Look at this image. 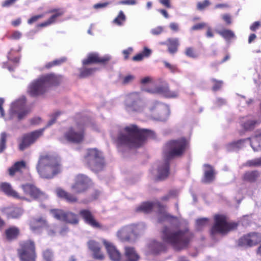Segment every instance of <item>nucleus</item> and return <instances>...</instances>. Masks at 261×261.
Here are the masks:
<instances>
[{
    "label": "nucleus",
    "instance_id": "obj_54",
    "mask_svg": "<svg viewBox=\"0 0 261 261\" xmlns=\"http://www.w3.org/2000/svg\"><path fill=\"white\" fill-rule=\"evenodd\" d=\"M222 18L227 25H229L232 23V18L230 14H224L222 15Z\"/></svg>",
    "mask_w": 261,
    "mask_h": 261
},
{
    "label": "nucleus",
    "instance_id": "obj_12",
    "mask_svg": "<svg viewBox=\"0 0 261 261\" xmlns=\"http://www.w3.org/2000/svg\"><path fill=\"white\" fill-rule=\"evenodd\" d=\"M151 116L154 118L161 121L165 120L170 114L168 106L159 102L153 103L149 108Z\"/></svg>",
    "mask_w": 261,
    "mask_h": 261
},
{
    "label": "nucleus",
    "instance_id": "obj_45",
    "mask_svg": "<svg viewBox=\"0 0 261 261\" xmlns=\"http://www.w3.org/2000/svg\"><path fill=\"white\" fill-rule=\"evenodd\" d=\"M7 135L5 133H2L0 137V153H2L6 148V138Z\"/></svg>",
    "mask_w": 261,
    "mask_h": 261
},
{
    "label": "nucleus",
    "instance_id": "obj_28",
    "mask_svg": "<svg viewBox=\"0 0 261 261\" xmlns=\"http://www.w3.org/2000/svg\"><path fill=\"white\" fill-rule=\"evenodd\" d=\"M27 168L26 163L24 161L16 162L14 164L10 167L9 170L10 175L13 176L16 172H21Z\"/></svg>",
    "mask_w": 261,
    "mask_h": 261
},
{
    "label": "nucleus",
    "instance_id": "obj_49",
    "mask_svg": "<svg viewBox=\"0 0 261 261\" xmlns=\"http://www.w3.org/2000/svg\"><path fill=\"white\" fill-rule=\"evenodd\" d=\"M124 130H150L147 128H141L137 125L135 124H130L124 127Z\"/></svg>",
    "mask_w": 261,
    "mask_h": 261
},
{
    "label": "nucleus",
    "instance_id": "obj_11",
    "mask_svg": "<svg viewBox=\"0 0 261 261\" xmlns=\"http://www.w3.org/2000/svg\"><path fill=\"white\" fill-rule=\"evenodd\" d=\"M20 261H35V245L31 241L21 243L18 249Z\"/></svg>",
    "mask_w": 261,
    "mask_h": 261
},
{
    "label": "nucleus",
    "instance_id": "obj_13",
    "mask_svg": "<svg viewBox=\"0 0 261 261\" xmlns=\"http://www.w3.org/2000/svg\"><path fill=\"white\" fill-rule=\"evenodd\" d=\"M43 132H31L24 134L18 140L19 149L23 151L41 137Z\"/></svg>",
    "mask_w": 261,
    "mask_h": 261
},
{
    "label": "nucleus",
    "instance_id": "obj_25",
    "mask_svg": "<svg viewBox=\"0 0 261 261\" xmlns=\"http://www.w3.org/2000/svg\"><path fill=\"white\" fill-rule=\"evenodd\" d=\"M88 247L93 252V256L95 258L98 259L103 258V254L100 251V247L97 243L94 241H90L88 242Z\"/></svg>",
    "mask_w": 261,
    "mask_h": 261
},
{
    "label": "nucleus",
    "instance_id": "obj_30",
    "mask_svg": "<svg viewBox=\"0 0 261 261\" xmlns=\"http://www.w3.org/2000/svg\"><path fill=\"white\" fill-rule=\"evenodd\" d=\"M56 192L58 197L65 199L68 202H74L77 201V198L75 195L69 193L61 188L57 189Z\"/></svg>",
    "mask_w": 261,
    "mask_h": 261
},
{
    "label": "nucleus",
    "instance_id": "obj_17",
    "mask_svg": "<svg viewBox=\"0 0 261 261\" xmlns=\"http://www.w3.org/2000/svg\"><path fill=\"white\" fill-rule=\"evenodd\" d=\"M261 242V234L257 232L249 233L241 237L238 245L241 247H251Z\"/></svg>",
    "mask_w": 261,
    "mask_h": 261
},
{
    "label": "nucleus",
    "instance_id": "obj_53",
    "mask_svg": "<svg viewBox=\"0 0 261 261\" xmlns=\"http://www.w3.org/2000/svg\"><path fill=\"white\" fill-rule=\"evenodd\" d=\"M43 258L45 261H52L53 260V254L52 252L49 250H46L44 251L43 254Z\"/></svg>",
    "mask_w": 261,
    "mask_h": 261
},
{
    "label": "nucleus",
    "instance_id": "obj_10",
    "mask_svg": "<svg viewBox=\"0 0 261 261\" xmlns=\"http://www.w3.org/2000/svg\"><path fill=\"white\" fill-rule=\"evenodd\" d=\"M124 105L128 112L140 113L143 109L142 98L138 92L127 94L125 97Z\"/></svg>",
    "mask_w": 261,
    "mask_h": 261
},
{
    "label": "nucleus",
    "instance_id": "obj_46",
    "mask_svg": "<svg viewBox=\"0 0 261 261\" xmlns=\"http://www.w3.org/2000/svg\"><path fill=\"white\" fill-rule=\"evenodd\" d=\"M211 81L214 84L212 87V90L214 91H217L220 90L223 84V82L222 81L217 80L214 78L212 79Z\"/></svg>",
    "mask_w": 261,
    "mask_h": 261
},
{
    "label": "nucleus",
    "instance_id": "obj_2",
    "mask_svg": "<svg viewBox=\"0 0 261 261\" xmlns=\"http://www.w3.org/2000/svg\"><path fill=\"white\" fill-rule=\"evenodd\" d=\"M116 136L113 139L118 149L123 151L140 146L148 138L154 139V132H117Z\"/></svg>",
    "mask_w": 261,
    "mask_h": 261
},
{
    "label": "nucleus",
    "instance_id": "obj_38",
    "mask_svg": "<svg viewBox=\"0 0 261 261\" xmlns=\"http://www.w3.org/2000/svg\"><path fill=\"white\" fill-rule=\"evenodd\" d=\"M258 176V173L256 171L246 172L243 176L244 180L249 182L254 181Z\"/></svg>",
    "mask_w": 261,
    "mask_h": 261
},
{
    "label": "nucleus",
    "instance_id": "obj_15",
    "mask_svg": "<svg viewBox=\"0 0 261 261\" xmlns=\"http://www.w3.org/2000/svg\"><path fill=\"white\" fill-rule=\"evenodd\" d=\"M50 213L54 218L60 221L73 224L78 223L77 216L72 213L65 212L62 210L54 209L50 210Z\"/></svg>",
    "mask_w": 261,
    "mask_h": 261
},
{
    "label": "nucleus",
    "instance_id": "obj_63",
    "mask_svg": "<svg viewBox=\"0 0 261 261\" xmlns=\"http://www.w3.org/2000/svg\"><path fill=\"white\" fill-rule=\"evenodd\" d=\"M66 61L65 58H62L60 59H56L53 61L55 66H59L64 63Z\"/></svg>",
    "mask_w": 261,
    "mask_h": 261
},
{
    "label": "nucleus",
    "instance_id": "obj_50",
    "mask_svg": "<svg viewBox=\"0 0 261 261\" xmlns=\"http://www.w3.org/2000/svg\"><path fill=\"white\" fill-rule=\"evenodd\" d=\"M206 25H207L206 23L204 22H200V23H196V24H194V25H193L191 27V30L192 31L201 30L203 29L204 28H206Z\"/></svg>",
    "mask_w": 261,
    "mask_h": 261
},
{
    "label": "nucleus",
    "instance_id": "obj_41",
    "mask_svg": "<svg viewBox=\"0 0 261 261\" xmlns=\"http://www.w3.org/2000/svg\"><path fill=\"white\" fill-rule=\"evenodd\" d=\"M185 54L188 57L195 59L198 57V54L193 47H186L185 50Z\"/></svg>",
    "mask_w": 261,
    "mask_h": 261
},
{
    "label": "nucleus",
    "instance_id": "obj_26",
    "mask_svg": "<svg viewBox=\"0 0 261 261\" xmlns=\"http://www.w3.org/2000/svg\"><path fill=\"white\" fill-rule=\"evenodd\" d=\"M167 43L165 42L161 43V44H167L168 46V50L171 54L176 53L178 50L179 45V40L178 38H168L167 40Z\"/></svg>",
    "mask_w": 261,
    "mask_h": 261
},
{
    "label": "nucleus",
    "instance_id": "obj_57",
    "mask_svg": "<svg viewBox=\"0 0 261 261\" xmlns=\"http://www.w3.org/2000/svg\"><path fill=\"white\" fill-rule=\"evenodd\" d=\"M15 52V51L14 50L11 49L8 55V58L10 61H11L13 62L17 63L19 62V58L18 57H15L13 58L12 56L13 53Z\"/></svg>",
    "mask_w": 261,
    "mask_h": 261
},
{
    "label": "nucleus",
    "instance_id": "obj_52",
    "mask_svg": "<svg viewBox=\"0 0 261 261\" xmlns=\"http://www.w3.org/2000/svg\"><path fill=\"white\" fill-rule=\"evenodd\" d=\"M44 16V14H41L33 16L28 20V23L29 24H32L34 22L37 21L38 19L43 18Z\"/></svg>",
    "mask_w": 261,
    "mask_h": 261
},
{
    "label": "nucleus",
    "instance_id": "obj_44",
    "mask_svg": "<svg viewBox=\"0 0 261 261\" xmlns=\"http://www.w3.org/2000/svg\"><path fill=\"white\" fill-rule=\"evenodd\" d=\"M246 140H240L238 141L237 142H233L229 145V150H236L240 148H241L243 146V143Z\"/></svg>",
    "mask_w": 261,
    "mask_h": 261
},
{
    "label": "nucleus",
    "instance_id": "obj_8",
    "mask_svg": "<svg viewBox=\"0 0 261 261\" xmlns=\"http://www.w3.org/2000/svg\"><path fill=\"white\" fill-rule=\"evenodd\" d=\"M84 162L92 170L95 171L101 170L105 162L102 153L96 149H89L87 150Z\"/></svg>",
    "mask_w": 261,
    "mask_h": 261
},
{
    "label": "nucleus",
    "instance_id": "obj_48",
    "mask_svg": "<svg viewBox=\"0 0 261 261\" xmlns=\"http://www.w3.org/2000/svg\"><path fill=\"white\" fill-rule=\"evenodd\" d=\"M247 166L258 167L261 166V157L252 160H250L246 163Z\"/></svg>",
    "mask_w": 261,
    "mask_h": 261
},
{
    "label": "nucleus",
    "instance_id": "obj_39",
    "mask_svg": "<svg viewBox=\"0 0 261 261\" xmlns=\"http://www.w3.org/2000/svg\"><path fill=\"white\" fill-rule=\"evenodd\" d=\"M49 13H54L49 18L53 23L55 22L57 18L61 16L64 13V11L61 9H54L48 11Z\"/></svg>",
    "mask_w": 261,
    "mask_h": 261
},
{
    "label": "nucleus",
    "instance_id": "obj_18",
    "mask_svg": "<svg viewBox=\"0 0 261 261\" xmlns=\"http://www.w3.org/2000/svg\"><path fill=\"white\" fill-rule=\"evenodd\" d=\"M111 59V57L109 55L100 57L97 53H92L88 55L86 59L83 60L82 63L84 65L91 64H100L105 65L108 64Z\"/></svg>",
    "mask_w": 261,
    "mask_h": 261
},
{
    "label": "nucleus",
    "instance_id": "obj_31",
    "mask_svg": "<svg viewBox=\"0 0 261 261\" xmlns=\"http://www.w3.org/2000/svg\"><path fill=\"white\" fill-rule=\"evenodd\" d=\"M256 134L250 139V143L254 151L261 150V132H256Z\"/></svg>",
    "mask_w": 261,
    "mask_h": 261
},
{
    "label": "nucleus",
    "instance_id": "obj_59",
    "mask_svg": "<svg viewBox=\"0 0 261 261\" xmlns=\"http://www.w3.org/2000/svg\"><path fill=\"white\" fill-rule=\"evenodd\" d=\"M133 50V49L132 47H128L123 51V54L125 60H127L129 58V56L132 54Z\"/></svg>",
    "mask_w": 261,
    "mask_h": 261
},
{
    "label": "nucleus",
    "instance_id": "obj_61",
    "mask_svg": "<svg viewBox=\"0 0 261 261\" xmlns=\"http://www.w3.org/2000/svg\"><path fill=\"white\" fill-rule=\"evenodd\" d=\"M17 0H5L2 4L3 7H9L13 5Z\"/></svg>",
    "mask_w": 261,
    "mask_h": 261
},
{
    "label": "nucleus",
    "instance_id": "obj_62",
    "mask_svg": "<svg viewBox=\"0 0 261 261\" xmlns=\"http://www.w3.org/2000/svg\"><path fill=\"white\" fill-rule=\"evenodd\" d=\"M109 4V2H105L103 3H97L93 6V8L95 9L103 8L107 7Z\"/></svg>",
    "mask_w": 261,
    "mask_h": 261
},
{
    "label": "nucleus",
    "instance_id": "obj_6",
    "mask_svg": "<svg viewBox=\"0 0 261 261\" xmlns=\"http://www.w3.org/2000/svg\"><path fill=\"white\" fill-rule=\"evenodd\" d=\"M37 170L42 177L51 178L61 172V167L57 158L44 155H41L39 160Z\"/></svg>",
    "mask_w": 261,
    "mask_h": 261
},
{
    "label": "nucleus",
    "instance_id": "obj_32",
    "mask_svg": "<svg viewBox=\"0 0 261 261\" xmlns=\"http://www.w3.org/2000/svg\"><path fill=\"white\" fill-rule=\"evenodd\" d=\"M46 225V221L43 218H39L32 220L30 223V227L32 231L37 232L40 228L44 227Z\"/></svg>",
    "mask_w": 261,
    "mask_h": 261
},
{
    "label": "nucleus",
    "instance_id": "obj_4",
    "mask_svg": "<svg viewBox=\"0 0 261 261\" xmlns=\"http://www.w3.org/2000/svg\"><path fill=\"white\" fill-rule=\"evenodd\" d=\"M162 237L164 241L171 245L175 249L179 250L187 246L191 237L188 229L173 230L165 227Z\"/></svg>",
    "mask_w": 261,
    "mask_h": 261
},
{
    "label": "nucleus",
    "instance_id": "obj_64",
    "mask_svg": "<svg viewBox=\"0 0 261 261\" xmlns=\"http://www.w3.org/2000/svg\"><path fill=\"white\" fill-rule=\"evenodd\" d=\"M169 27L174 32H177L179 30L178 24L175 22H171L169 25Z\"/></svg>",
    "mask_w": 261,
    "mask_h": 261
},
{
    "label": "nucleus",
    "instance_id": "obj_22",
    "mask_svg": "<svg viewBox=\"0 0 261 261\" xmlns=\"http://www.w3.org/2000/svg\"><path fill=\"white\" fill-rule=\"evenodd\" d=\"M42 76L48 89L52 86L59 85L63 79L62 75H57L53 73L46 74Z\"/></svg>",
    "mask_w": 261,
    "mask_h": 261
},
{
    "label": "nucleus",
    "instance_id": "obj_35",
    "mask_svg": "<svg viewBox=\"0 0 261 261\" xmlns=\"http://www.w3.org/2000/svg\"><path fill=\"white\" fill-rule=\"evenodd\" d=\"M259 122L254 119H248L242 122V126L245 130L253 129Z\"/></svg>",
    "mask_w": 261,
    "mask_h": 261
},
{
    "label": "nucleus",
    "instance_id": "obj_42",
    "mask_svg": "<svg viewBox=\"0 0 261 261\" xmlns=\"http://www.w3.org/2000/svg\"><path fill=\"white\" fill-rule=\"evenodd\" d=\"M125 20V15L122 11H120L118 16L114 19L113 22L118 25H122Z\"/></svg>",
    "mask_w": 261,
    "mask_h": 261
},
{
    "label": "nucleus",
    "instance_id": "obj_16",
    "mask_svg": "<svg viewBox=\"0 0 261 261\" xmlns=\"http://www.w3.org/2000/svg\"><path fill=\"white\" fill-rule=\"evenodd\" d=\"M91 180L86 176L78 175L75 179V182L71 186V190L75 193H81L85 191L90 186Z\"/></svg>",
    "mask_w": 261,
    "mask_h": 261
},
{
    "label": "nucleus",
    "instance_id": "obj_21",
    "mask_svg": "<svg viewBox=\"0 0 261 261\" xmlns=\"http://www.w3.org/2000/svg\"><path fill=\"white\" fill-rule=\"evenodd\" d=\"M84 137V132H66L64 137L60 140L63 143H79L83 140Z\"/></svg>",
    "mask_w": 261,
    "mask_h": 261
},
{
    "label": "nucleus",
    "instance_id": "obj_9",
    "mask_svg": "<svg viewBox=\"0 0 261 261\" xmlns=\"http://www.w3.org/2000/svg\"><path fill=\"white\" fill-rule=\"evenodd\" d=\"M238 224L234 222H228L224 215H216L215 224L211 229L213 236L216 233L225 234L230 230L237 228Z\"/></svg>",
    "mask_w": 261,
    "mask_h": 261
},
{
    "label": "nucleus",
    "instance_id": "obj_43",
    "mask_svg": "<svg viewBox=\"0 0 261 261\" xmlns=\"http://www.w3.org/2000/svg\"><path fill=\"white\" fill-rule=\"evenodd\" d=\"M209 220L207 218H201L196 221V228L198 230L209 225Z\"/></svg>",
    "mask_w": 261,
    "mask_h": 261
},
{
    "label": "nucleus",
    "instance_id": "obj_36",
    "mask_svg": "<svg viewBox=\"0 0 261 261\" xmlns=\"http://www.w3.org/2000/svg\"><path fill=\"white\" fill-rule=\"evenodd\" d=\"M98 70L97 68H82L80 69L79 76L80 78H85L92 75Z\"/></svg>",
    "mask_w": 261,
    "mask_h": 261
},
{
    "label": "nucleus",
    "instance_id": "obj_47",
    "mask_svg": "<svg viewBox=\"0 0 261 261\" xmlns=\"http://www.w3.org/2000/svg\"><path fill=\"white\" fill-rule=\"evenodd\" d=\"M211 4V3L209 0H204L202 2H198L196 7L197 10L202 11L210 6Z\"/></svg>",
    "mask_w": 261,
    "mask_h": 261
},
{
    "label": "nucleus",
    "instance_id": "obj_60",
    "mask_svg": "<svg viewBox=\"0 0 261 261\" xmlns=\"http://www.w3.org/2000/svg\"><path fill=\"white\" fill-rule=\"evenodd\" d=\"M163 31V29L162 27H158L151 30V33L154 35H158L162 33Z\"/></svg>",
    "mask_w": 261,
    "mask_h": 261
},
{
    "label": "nucleus",
    "instance_id": "obj_1",
    "mask_svg": "<svg viewBox=\"0 0 261 261\" xmlns=\"http://www.w3.org/2000/svg\"><path fill=\"white\" fill-rule=\"evenodd\" d=\"M189 144L188 140L184 138L169 142L164 151L165 161L160 164L156 170L153 172L156 179L162 180L166 178L169 174V160L179 156L187 148Z\"/></svg>",
    "mask_w": 261,
    "mask_h": 261
},
{
    "label": "nucleus",
    "instance_id": "obj_33",
    "mask_svg": "<svg viewBox=\"0 0 261 261\" xmlns=\"http://www.w3.org/2000/svg\"><path fill=\"white\" fill-rule=\"evenodd\" d=\"M19 233V229L15 226L10 227L5 231L6 237L8 240H13L16 239Z\"/></svg>",
    "mask_w": 261,
    "mask_h": 261
},
{
    "label": "nucleus",
    "instance_id": "obj_51",
    "mask_svg": "<svg viewBox=\"0 0 261 261\" xmlns=\"http://www.w3.org/2000/svg\"><path fill=\"white\" fill-rule=\"evenodd\" d=\"M135 79V76L131 74H128L122 79V83L123 85H127L131 83Z\"/></svg>",
    "mask_w": 261,
    "mask_h": 261
},
{
    "label": "nucleus",
    "instance_id": "obj_14",
    "mask_svg": "<svg viewBox=\"0 0 261 261\" xmlns=\"http://www.w3.org/2000/svg\"><path fill=\"white\" fill-rule=\"evenodd\" d=\"M48 90V88L41 76L31 83L28 92L31 96L36 97L43 94Z\"/></svg>",
    "mask_w": 261,
    "mask_h": 261
},
{
    "label": "nucleus",
    "instance_id": "obj_58",
    "mask_svg": "<svg viewBox=\"0 0 261 261\" xmlns=\"http://www.w3.org/2000/svg\"><path fill=\"white\" fill-rule=\"evenodd\" d=\"M261 26L260 21L254 22L250 27V29L253 32L256 31Z\"/></svg>",
    "mask_w": 261,
    "mask_h": 261
},
{
    "label": "nucleus",
    "instance_id": "obj_40",
    "mask_svg": "<svg viewBox=\"0 0 261 261\" xmlns=\"http://www.w3.org/2000/svg\"><path fill=\"white\" fill-rule=\"evenodd\" d=\"M7 213L9 217L17 218L22 215L23 212L20 208L15 207L10 208Z\"/></svg>",
    "mask_w": 261,
    "mask_h": 261
},
{
    "label": "nucleus",
    "instance_id": "obj_29",
    "mask_svg": "<svg viewBox=\"0 0 261 261\" xmlns=\"http://www.w3.org/2000/svg\"><path fill=\"white\" fill-rule=\"evenodd\" d=\"M204 178L203 181L204 182H210L215 178V171L213 167L208 165H204Z\"/></svg>",
    "mask_w": 261,
    "mask_h": 261
},
{
    "label": "nucleus",
    "instance_id": "obj_56",
    "mask_svg": "<svg viewBox=\"0 0 261 261\" xmlns=\"http://www.w3.org/2000/svg\"><path fill=\"white\" fill-rule=\"evenodd\" d=\"M60 114H61L60 112H57L55 113V114H54L53 115H51V118L48 122V123L47 124V126H49L51 125L52 124H53L55 122L57 117L60 115Z\"/></svg>",
    "mask_w": 261,
    "mask_h": 261
},
{
    "label": "nucleus",
    "instance_id": "obj_19",
    "mask_svg": "<svg viewBox=\"0 0 261 261\" xmlns=\"http://www.w3.org/2000/svg\"><path fill=\"white\" fill-rule=\"evenodd\" d=\"M25 102L22 100H18L13 102L10 110V114L11 117L17 114L18 119H22L26 116L29 111L24 110Z\"/></svg>",
    "mask_w": 261,
    "mask_h": 261
},
{
    "label": "nucleus",
    "instance_id": "obj_5",
    "mask_svg": "<svg viewBox=\"0 0 261 261\" xmlns=\"http://www.w3.org/2000/svg\"><path fill=\"white\" fill-rule=\"evenodd\" d=\"M152 210L158 211L159 222H166L170 223L172 228H178L179 227V219L168 214L165 207L158 201L143 203L136 209L137 211L143 213H148Z\"/></svg>",
    "mask_w": 261,
    "mask_h": 261
},
{
    "label": "nucleus",
    "instance_id": "obj_7",
    "mask_svg": "<svg viewBox=\"0 0 261 261\" xmlns=\"http://www.w3.org/2000/svg\"><path fill=\"white\" fill-rule=\"evenodd\" d=\"M145 227L143 223L124 226L117 231V236L122 241L134 240Z\"/></svg>",
    "mask_w": 261,
    "mask_h": 261
},
{
    "label": "nucleus",
    "instance_id": "obj_27",
    "mask_svg": "<svg viewBox=\"0 0 261 261\" xmlns=\"http://www.w3.org/2000/svg\"><path fill=\"white\" fill-rule=\"evenodd\" d=\"M158 91L167 98H176L178 96V91H172L168 85L163 86L158 88Z\"/></svg>",
    "mask_w": 261,
    "mask_h": 261
},
{
    "label": "nucleus",
    "instance_id": "obj_24",
    "mask_svg": "<svg viewBox=\"0 0 261 261\" xmlns=\"http://www.w3.org/2000/svg\"><path fill=\"white\" fill-rule=\"evenodd\" d=\"M165 246L161 242L156 241H151L148 246L147 253L153 255L158 254L165 250Z\"/></svg>",
    "mask_w": 261,
    "mask_h": 261
},
{
    "label": "nucleus",
    "instance_id": "obj_3",
    "mask_svg": "<svg viewBox=\"0 0 261 261\" xmlns=\"http://www.w3.org/2000/svg\"><path fill=\"white\" fill-rule=\"evenodd\" d=\"M1 188L8 196H12L19 200H25L30 201L25 196H29L39 200H43L47 198L46 194L40 191L32 184H27L21 186L24 195H19L17 192L12 189L9 184L7 182L2 183L1 185Z\"/></svg>",
    "mask_w": 261,
    "mask_h": 261
},
{
    "label": "nucleus",
    "instance_id": "obj_23",
    "mask_svg": "<svg viewBox=\"0 0 261 261\" xmlns=\"http://www.w3.org/2000/svg\"><path fill=\"white\" fill-rule=\"evenodd\" d=\"M81 216L84 219L86 223L93 228H99L101 225L94 218L92 213L88 210H83L80 211Z\"/></svg>",
    "mask_w": 261,
    "mask_h": 261
},
{
    "label": "nucleus",
    "instance_id": "obj_37",
    "mask_svg": "<svg viewBox=\"0 0 261 261\" xmlns=\"http://www.w3.org/2000/svg\"><path fill=\"white\" fill-rule=\"evenodd\" d=\"M218 33L226 40H229L236 37L234 32L229 29H223L219 31Z\"/></svg>",
    "mask_w": 261,
    "mask_h": 261
},
{
    "label": "nucleus",
    "instance_id": "obj_55",
    "mask_svg": "<svg viewBox=\"0 0 261 261\" xmlns=\"http://www.w3.org/2000/svg\"><path fill=\"white\" fill-rule=\"evenodd\" d=\"M164 63L165 67L169 69L172 73H175L178 71V69L175 65H172L166 61H165Z\"/></svg>",
    "mask_w": 261,
    "mask_h": 261
},
{
    "label": "nucleus",
    "instance_id": "obj_34",
    "mask_svg": "<svg viewBox=\"0 0 261 261\" xmlns=\"http://www.w3.org/2000/svg\"><path fill=\"white\" fill-rule=\"evenodd\" d=\"M126 261H138L139 256L136 253L134 249L132 247H125Z\"/></svg>",
    "mask_w": 261,
    "mask_h": 261
},
{
    "label": "nucleus",
    "instance_id": "obj_20",
    "mask_svg": "<svg viewBox=\"0 0 261 261\" xmlns=\"http://www.w3.org/2000/svg\"><path fill=\"white\" fill-rule=\"evenodd\" d=\"M102 242L111 260L120 261L121 254L116 247L111 242L107 240H103Z\"/></svg>",
    "mask_w": 261,
    "mask_h": 261
}]
</instances>
